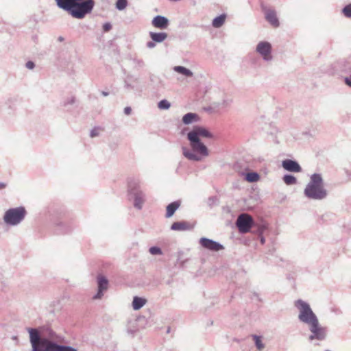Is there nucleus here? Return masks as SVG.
Returning a JSON list of instances; mask_svg holds the SVG:
<instances>
[{"mask_svg":"<svg viewBox=\"0 0 351 351\" xmlns=\"http://www.w3.org/2000/svg\"><path fill=\"white\" fill-rule=\"evenodd\" d=\"M213 138V134L206 128L195 126L187 134L191 150L183 147L182 154L188 160L200 161L202 157L209 155L207 147L201 141L200 138Z\"/></svg>","mask_w":351,"mask_h":351,"instance_id":"obj_1","label":"nucleus"},{"mask_svg":"<svg viewBox=\"0 0 351 351\" xmlns=\"http://www.w3.org/2000/svg\"><path fill=\"white\" fill-rule=\"evenodd\" d=\"M27 330L29 334L32 351H77L71 346L59 345L47 338L41 337L36 328H27Z\"/></svg>","mask_w":351,"mask_h":351,"instance_id":"obj_2","label":"nucleus"},{"mask_svg":"<svg viewBox=\"0 0 351 351\" xmlns=\"http://www.w3.org/2000/svg\"><path fill=\"white\" fill-rule=\"evenodd\" d=\"M56 1L60 8L78 19H82L90 13L95 6L94 0H56Z\"/></svg>","mask_w":351,"mask_h":351,"instance_id":"obj_3","label":"nucleus"},{"mask_svg":"<svg viewBox=\"0 0 351 351\" xmlns=\"http://www.w3.org/2000/svg\"><path fill=\"white\" fill-rule=\"evenodd\" d=\"M304 193L311 199L321 200L326 197L327 191L324 188L321 174L314 173L311 176Z\"/></svg>","mask_w":351,"mask_h":351,"instance_id":"obj_4","label":"nucleus"},{"mask_svg":"<svg viewBox=\"0 0 351 351\" xmlns=\"http://www.w3.org/2000/svg\"><path fill=\"white\" fill-rule=\"evenodd\" d=\"M27 210L24 206H19L8 209L3 215V221L8 226L19 225L25 218Z\"/></svg>","mask_w":351,"mask_h":351,"instance_id":"obj_5","label":"nucleus"},{"mask_svg":"<svg viewBox=\"0 0 351 351\" xmlns=\"http://www.w3.org/2000/svg\"><path fill=\"white\" fill-rule=\"evenodd\" d=\"M295 307L299 310L298 319L301 322L308 326L318 321L315 314L311 310L310 305L302 300H298L295 302Z\"/></svg>","mask_w":351,"mask_h":351,"instance_id":"obj_6","label":"nucleus"},{"mask_svg":"<svg viewBox=\"0 0 351 351\" xmlns=\"http://www.w3.org/2000/svg\"><path fill=\"white\" fill-rule=\"evenodd\" d=\"M130 195L134 199V206L138 210L143 208L145 202V194L139 189L138 184L130 183L129 185Z\"/></svg>","mask_w":351,"mask_h":351,"instance_id":"obj_7","label":"nucleus"},{"mask_svg":"<svg viewBox=\"0 0 351 351\" xmlns=\"http://www.w3.org/2000/svg\"><path fill=\"white\" fill-rule=\"evenodd\" d=\"M236 226L241 233H247L255 226V223L252 217L249 214L242 213L238 216Z\"/></svg>","mask_w":351,"mask_h":351,"instance_id":"obj_8","label":"nucleus"},{"mask_svg":"<svg viewBox=\"0 0 351 351\" xmlns=\"http://www.w3.org/2000/svg\"><path fill=\"white\" fill-rule=\"evenodd\" d=\"M271 51V45L267 41L259 42L256 47V51L262 57L263 60L265 62H269L273 60Z\"/></svg>","mask_w":351,"mask_h":351,"instance_id":"obj_9","label":"nucleus"},{"mask_svg":"<svg viewBox=\"0 0 351 351\" xmlns=\"http://www.w3.org/2000/svg\"><path fill=\"white\" fill-rule=\"evenodd\" d=\"M308 327L311 332L308 338L310 341L315 339L322 341L325 339L326 337V328L321 326L319 324V321L310 325Z\"/></svg>","mask_w":351,"mask_h":351,"instance_id":"obj_10","label":"nucleus"},{"mask_svg":"<svg viewBox=\"0 0 351 351\" xmlns=\"http://www.w3.org/2000/svg\"><path fill=\"white\" fill-rule=\"evenodd\" d=\"M262 10L264 12L266 21L273 27H278L280 22L277 17L276 12L274 9L262 5Z\"/></svg>","mask_w":351,"mask_h":351,"instance_id":"obj_11","label":"nucleus"},{"mask_svg":"<svg viewBox=\"0 0 351 351\" xmlns=\"http://www.w3.org/2000/svg\"><path fill=\"white\" fill-rule=\"evenodd\" d=\"M199 244L204 248L213 252H219L224 249V247L221 243L206 237H202L199 239Z\"/></svg>","mask_w":351,"mask_h":351,"instance_id":"obj_12","label":"nucleus"},{"mask_svg":"<svg viewBox=\"0 0 351 351\" xmlns=\"http://www.w3.org/2000/svg\"><path fill=\"white\" fill-rule=\"evenodd\" d=\"M97 293L93 297L94 300H99L103 297L104 292L106 291L108 288V279L102 275H99L97 276Z\"/></svg>","mask_w":351,"mask_h":351,"instance_id":"obj_13","label":"nucleus"},{"mask_svg":"<svg viewBox=\"0 0 351 351\" xmlns=\"http://www.w3.org/2000/svg\"><path fill=\"white\" fill-rule=\"evenodd\" d=\"M282 167L290 172L298 173L302 171V167L299 163L291 159L284 160L282 162Z\"/></svg>","mask_w":351,"mask_h":351,"instance_id":"obj_14","label":"nucleus"},{"mask_svg":"<svg viewBox=\"0 0 351 351\" xmlns=\"http://www.w3.org/2000/svg\"><path fill=\"white\" fill-rule=\"evenodd\" d=\"M169 23L168 19L161 15H157L152 19V21L153 26L161 29H166L168 27Z\"/></svg>","mask_w":351,"mask_h":351,"instance_id":"obj_15","label":"nucleus"},{"mask_svg":"<svg viewBox=\"0 0 351 351\" xmlns=\"http://www.w3.org/2000/svg\"><path fill=\"white\" fill-rule=\"evenodd\" d=\"M191 228L190 224L186 221H176L172 223L171 229L175 231H183L190 230Z\"/></svg>","mask_w":351,"mask_h":351,"instance_id":"obj_16","label":"nucleus"},{"mask_svg":"<svg viewBox=\"0 0 351 351\" xmlns=\"http://www.w3.org/2000/svg\"><path fill=\"white\" fill-rule=\"evenodd\" d=\"M180 201H175V202L170 203L167 206V213H166L165 217L167 218H169L171 216H173V215L175 213L176 210L180 207Z\"/></svg>","mask_w":351,"mask_h":351,"instance_id":"obj_17","label":"nucleus"},{"mask_svg":"<svg viewBox=\"0 0 351 351\" xmlns=\"http://www.w3.org/2000/svg\"><path fill=\"white\" fill-rule=\"evenodd\" d=\"M199 120V117L196 113L189 112L182 117V122L186 125H189Z\"/></svg>","mask_w":351,"mask_h":351,"instance_id":"obj_18","label":"nucleus"},{"mask_svg":"<svg viewBox=\"0 0 351 351\" xmlns=\"http://www.w3.org/2000/svg\"><path fill=\"white\" fill-rule=\"evenodd\" d=\"M150 38L154 42L162 43L167 38L166 32H150Z\"/></svg>","mask_w":351,"mask_h":351,"instance_id":"obj_19","label":"nucleus"},{"mask_svg":"<svg viewBox=\"0 0 351 351\" xmlns=\"http://www.w3.org/2000/svg\"><path fill=\"white\" fill-rule=\"evenodd\" d=\"M146 302L145 298L135 296L133 298L132 307L134 310H139L146 304Z\"/></svg>","mask_w":351,"mask_h":351,"instance_id":"obj_20","label":"nucleus"},{"mask_svg":"<svg viewBox=\"0 0 351 351\" xmlns=\"http://www.w3.org/2000/svg\"><path fill=\"white\" fill-rule=\"evenodd\" d=\"M226 18V15L225 14H222L215 17L213 20L212 25L215 28L221 27L225 23Z\"/></svg>","mask_w":351,"mask_h":351,"instance_id":"obj_21","label":"nucleus"},{"mask_svg":"<svg viewBox=\"0 0 351 351\" xmlns=\"http://www.w3.org/2000/svg\"><path fill=\"white\" fill-rule=\"evenodd\" d=\"M173 70L186 77H192L193 75V72L190 69L182 66H176L173 67Z\"/></svg>","mask_w":351,"mask_h":351,"instance_id":"obj_22","label":"nucleus"},{"mask_svg":"<svg viewBox=\"0 0 351 351\" xmlns=\"http://www.w3.org/2000/svg\"><path fill=\"white\" fill-rule=\"evenodd\" d=\"M260 178L259 175L256 172H250L245 174V179L249 182H257Z\"/></svg>","mask_w":351,"mask_h":351,"instance_id":"obj_23","label":"nucleus"},{"mask_svg":"<svg viewBox=\"0 0 351 351\" xmlns=\"http://www.w3.org/2000/svg\"><path fill=\"white\" fill-rule=\"evenodd\" d=\"M283 181L287 185L295 184L297 182L296 178L291 174L285 175L283 177Z\"/></svg>","mask_w":351,"mask_h":351,"instance_id":"obj_24","label":"nucleus"},{"mask_svg":"<svg viewBox=\"0 0 351 351\" xmlns=\"http://www.w3.org/2000/svg\"><path fill=\"white\" fill-rule=\"evenodd\" d=\"M253 339L254 340V343L256 345V347L258 350H262L265 348V344L263 343L261 340V337L254 335L252 336Z\"/></svg>","mask_w":351,"mask_h":351,"instance_id":"obj_25","label":"nucleus"},{"mask_svg":"<svg viewBox=\"0 0 351 351\" xmlns=\"http://www.w3.org/2000/svg\"><path fill=\"white\" fill-rule=\"evenodd\" d=\"M171 107V103L167 99H162L158 103V108L160 110H168Z\"/></svg>","mask_w":351,"mask_h":351,"instance_id":"obj_26","label":"nucleus"},{"mask_svg":"<svg viewBox=\"0 0 351 351\" xmlns=\"http://www.w3.org/2000/svg\"><path fill=\"white\" fill-rule=\"evenodd\" d=\"M128 5V0H117L116 2V8L119 10H124Z\"/></svg>","mask_w":351,"mask_h":351,"instance_id":"obj_27","label":"nucleus"},{"mask_svg":"<svg viewBox=\"0 0 351 351\" xmlns=\"http://www.w3.org/2000/svg\"><path fill=\"white\" fill-rule=\"evenodd\" d=\"M342 12L345 16H346L348 18H350L351 17V3L346 5L343 8Z\"/></svg>","mask_w":351,"mask_h":351,"instance_id":"obj_28","label":"nucleus"},{"mask_svg":"<svg viewBox=\"0 0 351 351\" xmlns=\"http://www.w3.org/2000/svg\"><path fill=\"white\" fill-rule=\"evenodd\" d=\"M149 252L152 255H158L162 253L161 249L157 246L151 247L149 249Z\"/></svg>","mask_w":351,"mask_h":351,"instance_id":"obj_29","label":"nucleus"},{"mask_svg":"<svg viewBox=\"0 0 351 351\" xmlns=\"http://www.w3.org/2000/svg\"><path fill=\"white\" fill-rule=\"evenodd\" d=\"M58 337L57 335L56 334L55 332H53V330H50L49 332V334H48V339H49L50 341H53L52 340H55Z\"/></svg>","mask_w":351,"mask_h":351,"instance_id":"obj_30","label":"nucleus"},{"mask_svg":"<svg viewBox=\"0 0 351 351\" xmlns=\"http://www.w3.org/2000/svg\"><path fill=\"white\" fill-rule=\"evenodd\" d=\"M99 134V128H95L90 131V136L91 137H95L97 136Z\"/></svg>","mask_w":351,"mask_h":351,"instance_id":"obj_31","label":"nucleus"},{"mask_svg":"<svg viewBox=\"0 0 351 351\" xmlns=\"http://www.w3.org/2000/svg\"><path fill=\"white\" fill-rule=\"evenodd\" d=\"M112 29V25L110 23H106L103 25V29L104 32H108Z\"/></svg>","mask_w":351,"mask_h":351,"instance_id":"obj_32","label":"nucleus"},{"mask_svg":"<svg viewBox=\"0 0 351 351\" xmlns=\"http://www.w3.org/2000/svg\"><path fill=\"white\" fill-rule=\"evenodd\" d=\"M74 102H75V97H71L69 98L66 101H64V106H66L67 105L73 104Z\"/></svg>","mask_w":351,"mask_h":351,"instance_id":"obj_33","label":"nucleus"},{"mask_svg":"<svg viewBox=\"0 0 351 351\" xmlns=\"http://www.w3.org/2000/svg\"><path fill=\"white\" fill-rule=\"evenodd\" d=\"M265 230V226H263V225L258 226V228H257V233L259 235H262Z\"/></svg>","mask_w":351,"mask_h":351,"instance_id":"obj_34","label":"nucleus"},{"mask_svg":"<svg viewBox=\"0 0 351 351\" xmlns=\"http://www.w3.org/2000/svg\"><path fill=\"white\" fill-rule=\"evenodd\" d=\"M35 66L34 63L32 61H28L26 63V67L29 69H33Z\"/></svg>","mask_w":351,"mask_h":351,"instance_id":"obj_35","label":"nucleus"},{"mask_svg":"<svg viewBox=\"0 0 351 351\" xmlns=\"http://www.w3.org/2000/svg\"><path fill=\"white\" fill-rule=\"evenodd\" d=\"M344 82L347 86L351 87V75L349 77H345Z\"/></svg>","mask_w":351,"mask_h":351,"instance_id":"obj_36","label":"nucleus"},{"mask_svg":"<svg viewBox=\"0 0 351 351\" xmlns=\"http://www.w3.org/2000/svg\"><path fill=\"white\" fill-rule=\"evenodd\" d=\"M156 42H154L153 40L152 41H149V42H147V47L149 49H152V48H154L155 46H156V44H155Z\"/></svg>","mask_w":351,"mask_h":351,"instance_id":"obj_37","label":"nucleus"},{"mask_svg":"<svg viewBox=\"0 0 351 351\" xmlns=\"http://www.w3.org/2000/svg\"><path fill=\"white\" fill-rule=\"evenodd\" d=\"M131 112H132V109L129 106H127L124 108V113L126 114V115H130L131 114Z\"/></svg>","mask_w":351,"mask_h":351,"instance_id":"obj_38","label":"nucleus"},{"mask_svg":"<svg viewBox=\"0 0 351 351\" xmlns=\"http://www.w3.org/2000/svg\"><path fill=\"white\" fill-rule=\"evenodd\" d=\"M125 88L128 90L129 89H133L134 86H132L130 83L128 82L127 80L125 81Z\"/></svg>","mask_w":351,"mask_h":351,"instance_id":"obj_39","label":"nucleus"},{"mask_svg":"<svg viewBox=\"0 0 351 351\" xmlns=\"http://www.w3.org/2000/svg\"><path fill=\"white\" fill-rule=\"evenodd\" d=\"M135 62L139 66H144V62L142 60H136Z\"/></svg>","mask_w":351,"mask_h":351,"instance_id":"obj_40","label":"nucleus"},{"mask_svg":"<svg viewBox=\"0 0 351 351\" xmlns=\"http://www.w3.org/2000/svg\"><path fill=\"white\" fill-rule=\"evenodd\" d=\"M6 186V183L0 182V190L4 189Z\"/></svg>","mask_w":351,"mask_h":351,"instance_id":"obj_41","label":"nucleus"},{"mask_svg":"<svg viewBox=\"0 0 351 351\" xmlns=\"http://www.w3.org/2000/svg\"><path fill=\"white\" fill-rule=\"evenodd\" d=\"M259 236H260L261 243L262 244H264V243H265V238H264L262 235H259Z\"/></svg>","mask_w":351,"mask_h":351,"instance_id":"obj_42","label":"nucleus"},{"mask_svg":"<svg viewBox=\"0 0 351 351\" xmlns=\"http://www.w3.org/2000/svg\"><path fill=\"white\" fill-rule=\"evenodd\" d=\"M101 95L104 97H106L109 95V93L106 91H101Z\"/></svg>","mask_w":351,"mask_h":351,"instance_id":"obj_43","label":"nucleus"},{"mask_svg":"<svg viewBox=\"0 0 351 351\" xmlns=\"http://www.w3.org/2000/svg\"><path fill=\"white\" fill-rule=\"evenodd\" d=\"M12 339L13 341H15L18 342V337H17V336H16V335L12 336Z\"/></svg>","mask_w":351,"mask_h":351,"instance_id":"obj_44","label":"nucleus"},{"mask_svg":"<svg viewBox=\"0 0 351 351\" xmlns=\"http://www.w3.org/2000/svg\"><path fill=\"white\" fill-rule=\"evenodd\" d=\"M58 40H59V41H62V40H64L63 37L60 36V37L58 38Z\"/></svg>","mask_w":351,"mask_h":351,"instance_id":"obj_45","label":"nucleus"}]
</instances>
